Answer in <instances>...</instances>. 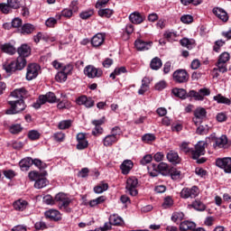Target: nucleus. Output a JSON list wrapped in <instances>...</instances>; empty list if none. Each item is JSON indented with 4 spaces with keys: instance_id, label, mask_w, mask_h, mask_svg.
<instances>
[{
    "instance_id": "52",
    "label": "nucleus",
    "mask_w": 231,
    "mask_h": 231,
    "mask_svg": "<svg viewBox=\"0 0 231 231\" xmlns=\"http://www.w3.org/2000/svg\"><path fill=\"white\" fill-rule=\"evenodd\" d=\"M88 145H89V143H88V139H85L83 141H78L77 149L79 151H84V149H88Z\"/></svg>"
},
{
    "instance_id": "25",
    "label": "nucleus",
    "mask_w": 231,
    "mask_h": 231,
    "mask_svg": "<svg viewBox=\"0 0 231 231\" xmlns=\"http://www.w3.org/2000/svg\"><path fill=\"white\" fill-rule=\"evenodd\" d=\"M189 207L199 212H203L207 209V206L199 199H195Z\"/></svg>"
},
{
    "instance_id": "18",
    "label": "nucleus",
    "mask_w": 231,
    "mask_h": 231,
    "mask_svg": "<svg viewBox=\"0 0 231 231\" xmlns=\"http://www.w3.org/2000/svg\"><path fill=\"white\" fill-rule=\"evenodd\" d=\"M17 53L20 55V57L26 59V57H30V55L32 54V48H30L26 43L22 44L17 49Z\"/></svg>"
},
{
    "instance_id": "34",
    "label": "nucleus",
    "mask_w": 231,
    "mask_h": 231,
    "mask_svg": "<svg viewBox=\"0 0 231 231\" xmlns=\"http://www.w3.org/2000/svg\"><path fill=\"white\" fill-rule=\"evenodd\" d=\"M4 69L6 73H14V71H17V68L15 67V61H11L10 63H5L3 65Z\"/></svg>"
},
{
    "instance_id": "40",
    "label": "nucleus",
    "mask_w": 231,
    "mask_h": 231,
    "mask_svg": "<svg viewBox=\"0 0 231 231\" xmlns=\"http://www.w3.org/2000/svg\"><path fill=\"white\" fill-rule=\"evenodd\" d=\"M184 217L185 214H183V212H174L171 215V221H173V223H179L180 221H183Z\"/></svg>"
},
{
    "instance_id": "4",
    "label": "nucleus",
    "mask_w": 231,
    "mask_h": 231,
    "mask_svg": "<svg viewBox=\"0 0 231 231\" xmlns=\"http://www.w3.org/2000/svg\"><path fill=\"white\" fill-rule=\"evenodd\" d=\"M84 75L88 79H100L104 75V71L100 68H96L93 65H88L84 69Z\"/></svg>"
},
{
    "instance_id": "9",
    "label": "nucleus",
    "mask_w": 231,
    "mask_h": 231,
    "mask_svg": "<svg viewBox=\"0 0 231 231\" xmlns=\"http://www.w3.org/2000/svg\"><path fill=\"white\" fill-rule=\"evenodd\" d=\"M40 69H41V66H39L36 63H32L28 65L27 73H26L27 80H33V79H37Z\"/></svg>"
},
{
    "instance_id": "33",
    "label": "nucleus",
    "mask_w": 231,
    "mask_h": 231,
    "mask_svg": "<svg viewBox=\"0 0 231 231\" xmlns=\"http://www.w3.org/2000/svg\"><path fill=\"white\" fill-rule=\"evenodd\" d=\"M162 60L160 58L155 57L151 60L150 67L152 69L158 71V69H160V68H162Z\"/></svg>"
},
{
    "instance_id": "38",
    "label": "nucleus",
    "mask_w": 231,
    "mask_h": 231,
    "mask_svg": "<svg viewBox=\"0 0 231 231\" xmlns=\"http://www.w3.org/2000/svg\"><path fill=\"white\" fill-rule=\"evenodd\" d=\"M148 171L150 176H152V178H156V176L160 174V170H158V165L156 164H152L148 166Z\"/></svg>"
},
{
    "instance_id": "60",
    "label": "nucleus",
    "mask_w": 231,
    "mask_h": 231,
    "mask_svg": "<svg viewBox=\"0 0 231 231\" xmlns=\"http://www.w3.org/2000/svg\"><path fill=\"white\" fill-rule=\"evenodd\" d=\"M11 24L13 28H21V26H23V20L19 17H16L11 22Z\"/></svg>"
},
{
    "instance_id": "58",
    "label": "nucleus",
    "mask_w": 231,
    "mask_h": 231,
    "mask_svg": "<svg viewBox=\"0 0 231 231\" xmlns=\"http://www.w3.org/2000/svg\"><path fill=\"white\" fill-rule=\"evenodd\" d=\"M159 172H169V164L165 162H161L157 165Z\"/></svg>"
},
{
    "instance_id": "37",
    "label": "nucleus",
    "mask_w": 231,
    "mask_h": 231,
    "mask_svg": "<svg viewBox=\"0 0 231 231\" xmlns=\"http://www.w3.org/2000/svg\"><path fill=\"white\" fill-rule=\"evenodd\" d=\"M109 222H110V225L118 226L124 223V219H122L121 217H118L116 215H112L109 217Z\"/></svg>"
},
{
    "instance_id": "45",
    "label": "nucleus",
    "mask_w": 231,
    "mask_h": 231,
    "mask_svg": "<svg viewBox=\"0 0 231 231\" xmlns=\"http://www.w3.org/2000/svg\"><path fill=\"white\" fill-rule=\"evenodd\" d=\"M9 6L13 10H17L21 8V0H7Z\"/></svg>"
},
{
    "instance_id": "5",
    "label": "nucleus",
    "mask_w": 231,
    "mask_h": 231,
    "mask_svg": "<svg viewBox=\"0 0 231 231\" xmlns=\"http://www.w3.org/2000/svg\"><path fill=\"white\" fill-rule=\"evenodd\" d=\"M199 196V188L198 186H193L191 188H184L180 191V198L182 199H194Z\"/></svg>"
},
{
    "instance_id": "57",
    "label": "nucleus",
    "mask_w": 231,
    "mask_h": 231,
    "mask_svg": "<svg viewBox=\"0 0 231 231\" xmlns=\"http://www.w3.org/2000/svg\"><path fill=\"white\" fill-rule=\"evenodd\" d=\"M172 205H174V200H172V198L166 197L164 199V202L162 203V207L164 208H169V207H172Z\"/></svg>"
},
{
    "instance_id": "26",
    "label": "nucleus",
    "mask_w": 231,
    "mask_h": 231,
    "mask_svg": "<svg viewBox=\"0 0 231 231\" xmlns=\"http://www.w3.org/2000/svg\"><path fill=\"white\" fill-rule=\"evenodd\" d=\"M1 50L4 53H7L8 55H15V53H17V50L11 43L2 44Z\"/></svg>"
},
{
    "instance_id": "17",
    "label": "nucleus",
    "mask_w": 231,
    "mask_h": 231,
    "mask_svg": "<svg viewBox=\"0 0 231 231\" xmlns=\"http://www.w3.org/2000/svg\"><path fill=\"white\" fill-rule=\"evenodd\" d=\"M129 21H131L133 24H142V22L145 21V16L138 12H134L129 15Z\"/></svg>"
},
{
    "instance_id": "56",
    "label": "nucleus",
    "mask_w": 231,
    "mask_h": 231,
    "mask_svg": "<svg viewBox=\"0 0 231 231\" xmlns=\"http://www.w3.org/2000/svg\"><path fill=\"white\" fill-rule=\"evenodd\" d=\"M32 165L38 167V169H46V163L42 162V161L39 159H32Z\"/></svg>"
},
{
    "instance_id": "14",
    "label": "nucleus",
    "mask_w": 231,
    "mask_h": 231,
    "mask_svg": "<svg viewBox=\"0 0 231 231\" xmlns=\"http://www.w3.org/2000/svg\"><path fill=\"white\" fill-rule=\"evenodd\" d=\"M78 106H85V107H93L95 106V100L86 96H81L76 100Z\"/></svg>"
},
{
    "instance_id": "10",
    "label": "nucleus",
    "mask_w": 231,
    "mask_h": 231,
    "mask_svg": "<svg viewBox=\"0 0 231 231\" xmlns=\"http://www.w3.org/2000/svg\"><path fill=\"white\" fill-rule=\"evenodd\" d=\"M194 116H195V118H193V122H194L195 125H198V124L202 122L203 119L207 118V109H205L203 107H198L194 111Z\"/></svg>"
},
{
    "instance_id": "21",
    "label": "nucleus",
    "mask_w": 231,
    "mask_h": 231,
    "mask_svg": "<svg viewBox=\"0 0 231 231\" xmlns=\"http://www.w3.org/2000/svg\"><path fill=\"white\" fill-rule=\"evenodd\" d=\"M19 165L21 171H30V167L33 165V159H32L31 157L24 158L20 161Z\"/></svg>"
},
{
    "instance_id": "36",
    "label": "nucleus",
    "mask_w": 231,
    "mask_h": 231,
    "mask_svg": "<svg viewBox=\"0 0 231 231\" xmlns=\"http://www.w3.org/2000/svg\"><path fill=\"white\" fill-rule=\"evenodd\" d=\"M180 44L184 48H187L188 50H192L194 48V41L189 40V38H183L180 40Z\"/></svg>"
},
{
    "instance_id": "32",
    "label": "nucleus",
    "mask_w": 231,
    "mask_h": 231,
    "mask_svg": "<svg viewBox=\"0 0 231 231\" xmlns=\"http://www.w3.org/2000/svg\"><path fill=\"white\" fill-rule=\"evenodd\" d=\"M15 62L16 70L21 71V69H24L26 68V58L19 56Z\"/></svg>"
},
{
    "instance_id": "19",
    "label": "nucleus",
    "mask_w": 231,
    "mask_h": 231,
    "mask_svg": "<svg viewBox=\"0 0 231 231\" xmlns=\"http://www.w3.org/2000/svg\"><path fill=\"white\" fill-rule=\"evenodd\" d=\"M45 217L51 221H60L62 217H60V212L57 209H50L45 212Z\"/></svg>"
},
{
    "instance_id": "41",
    "label": "nucleus",
    "mask_w": 231,
    "mask_h": 231,
    "mask_svg": "<svg viewBox=\"0 0 231 231\" xmlns=\"http://www.w3.org/2000/svg\"><path fill=\"white\" fill-rule=\"evenodd\" d=\"M99 17H106L109 19L113 15V10L106 8V9H99L98 10Z\"/></svg>"
},
{
    "instance_id": "23",
    "label": "nucleus",
    "mask_w": 231,
    "mask_h": 231,
    "mask_svg": "<svg viewBox=\"0 0 231 231\" xmlns=\"http://www.w3.org/2000/svg\"><path fill=\"white\" fill-rule=\"evenodd\" d=\"M167 160L172 163L173 165H178L181 160L180 159V155H178V152L174 151H171L167 153L166 156Z\"/></svg>"
},
{
    "instance_id": "53",
    "label": "nucleus",
    "mask_w": 231,
    "mask_h": 231,
    "mask_svg": "<svg viewBox=\"0 0 231 231\" xmlns=\"http://www.w3.org/2000/svg\"><path fill=\"white\" fill-rule=\"evenodd\" d=\"M180 21L184 24H189V23H192V21H194V18L190 14H184L180 17Z\"/></svg>"
},
{
    "instance_id": "3",
    "label": "nucleus",
    "mask_w": 231,
    "mask_h": 231,
    "mask_svg": "<svg viewBox=\"0 0 231 231\" xmlns=\"http://www.w3.org/2000/svg\"><path fill=\"white\" fill-rule=\"evenodd\" d=\"M55 201L58 204L60 210H66L67 207H69V204L71 203V199H69L67 194L60 192L56 194Z\"/></svg>"
},
{
    "instance_id": "47",
    "label": "nucleus",
    "mask_w": 231,
    "mask_h": 231,
    "mask_svg": "<svg viewBox=\"0 0 231 231\" xmlns=\"http://www.w3.org/2000/svg\"><path fill=\"white\" fill-rule=\"evenodd\" d=\"M188 97H190L191 98H195V100H203V97L199 93V90L197 92L196 90H190L188 93Z\"/></svg>"
},
{
    "instance_id": "11",
    "label": "nucleus",
    "mask_w": 231,
    "mask_h": 231,
    "mask_svg": "<svg viewBox=\"0 0 231 231\" xmlns=\"http://www.w3.org/2000/svg\"><path fill=\"white\" fill-rule=\"evenodd\" d=\"M116 142H118V133L114 132L113 134L106 135L103 139V145L105 147H111V146L115 145V143H116Z\"/></svg>"
},
{
    "instance_id": "13",
    "label": "nucleus",
    "mask_w": 231,
    "mask_h": 231,
    "mask_svg": "<svg viewBox=\"0 0 231 231\" xmlns=\"http://www.w3.org/2000/svg\"><path fill=\"white\" fill-rule=\"evenodd\" d=\"M12 98H15L16 100H23V98L28 97V91L25 90L24 88H16L13 92H11Z\"/></svg>"
},
{
    "instance_id": "62",
    "label": "nucleus",
    "mask_w": 231,
    "mask_h": 231,
    "mask_svg": "<svg viewBox=\"0 0 231 231\" xmlns=\"http://www.w3.org/2000/svg\"><path fill=\"white\" fill-rule=\"evenodd\" d=\"M152 162V155L147 154L144 155L140 161L141 165H147V163H151Z\"/></svg>"
},
{
    "instance_id": "44",
    "label": "nucleus",
    "mask_w": 231,
    "mask_h": 231,
    "mask_svg": "<svg viewBox=\"0 0 231 231\" xmlns=\"http://www.w3.org/2000/svg\"><path fill=\"white\" fill-rule=\"evenodd\" d=\"M216 66H217V69H214V70H217L220 73H226L228 71V69L226 68V63H222L220 61H217Z\"/></svg>"
},
{
    "instance_id": "6",
    "label": "nucleus",
    "mask_w": 231,
    "mask_h": 231,
    "mask_svg": "<svg viewBox=\"0 0 231 231\" xmlns=\"http://www.w3.org/2000/svg\"><path fill=\"white\" fill-rule=\"evenodd\" d=\"M189 72L186 69H180L173 72V80L177 82V84H185V82H189Z\"/></svg>"
},
{
    "instance_id": "1",
    "label": "nucleus",
    "mask_w": 231,
    "mask_h": 231,
    "mask_svg": "<svg viewBox=\"0 0 231 231\" xmlns=\"http://www.w3.org/2000/svg\"><path fill=\"white\" fill-rule=\"evenodd\" d=\"M205 145L206 143L204 141H199L196 145H195V150L190 149L189 147V143H182L180 145V151L182 152H190L192 159L193 160H198L199 156H204L205 154Z\"/></svg>"
},
{
    "instance_id": "43",
    "label": "nucleus",
    "mask_w": 231,
    "mask_h": 231,
    "mask_svg": "<svg viewBox=\"0 0 231 231\" xmlns=\"http://www.w3.org/2000/svg\"><path fill=\"white\" fill-rule=\"evenodd\" d=\"M105 201V196L98 197L96 199H92L89 201V207H97V205H100V203H104Z\"/></svg>"
},
{
    "instance_id": "61",
    "label": "nucleus",
    "mask_w": 231,
    "mask_h": 231,
    "mask_svg": "<svg viewBox=\"0 0 231 231\" xmlns=\"http://www.w3.org/2000/svg\"><path fill=\"white\" fill-rule=\"evenodd\" d=\"M23 131V127H21V125H14L10 127V133L12 134H17Z\"/></svg>"
},
{
    "instance_id": "2",
    "label": "nucleus",
    "mask_w": 231,
    "mask_h": 231,
    "mask_svg": "<svg viewBox=\"0 0 231 231\" xmlns=\"http://www.w3.org/2000/svg\"><path fill=\"white\" fill-rule=\"evenodd\" d=\"M8 104L11 107L5 111V115H19V113H23L26 109L24 99L8 101Z\"/></svg>"
},
{
    "instance_id": "8",
    "label": "nucleus",
    "mask_w": 231,
    "mask_h": 231,
    "mask_svg": "<svg viewBox=\"0 0 231 231\" xmlns=\"http://www.w3.org/2000/svg\"><path fill=\"white\" fill-rule=\"evenodd\" d=\"M138 179L131 177L126 180V190H128L130 196H136L138 194Z\"/></svg>"
},
{
    "instance_id": "27",
    "label": "nucleus",
    "mask_w": 231,
    "mask_h": 231,
    "mask_svg": "<svg viewBox=\"0 0 231 231\" xmlns=\"http://www.w3.org/2000/svg\"><path fill=\"white\" fill-rule=\"evenodd\" d=\"M13 207L14 210L23 212V210H26V207H28V202L26 200L18 199L15 202H14Z\"/></svg>"
},
{
    "instance_id": "49",
    "label": "nucleus",
    "mask_w": 231,
    "mask_h": 231,
    "mask_svg": "<svg viewBox=\"0 0 231 231\" xmlns=\"http://www.w3.org/2000/svg\"><path fill=\"white\" fill-rule=\"evenodd\" d=\"M55 79L57 82H66V80H68V76L60 70L56 74Z\"/></svg>"
},
{
    "instance_id": "39",
    "label": "nucleus",
    "mask_w": 231,
    "mask_h": 231,
    "mask_svg": "<svg viewBox=\"0 0 231 231\" xmlns=\"http://www.w3.org/2000/svg\"><path fill=\"white\" fill-rule=\"evenodd\" d=\"M147 88H149V78H143L142 79L141 88L138 90L140 95H143L145 91H147Z\"/></svg>"
},
{
    "instance_id": "48",
    "label": "nucleus",
    "mask_w": 231,
    "mask_h": 231,
    "mask_svg": "<svg viewBox=\"0 0 231 231\" xmlns=\"http://www.w3.org/2000/svg\"><path fill=\"white\" fill-rule=\"evenodd\" d=\"M230 60V54L228 52H223L219 55L217 62L226 64Z\"/></svg>"
},
{
    "instance_id": "63",
    "label": "nucleus",
    "mask_w": 231,
    "mask_h": 231,
    "mask_svg": "<svg viewBox=\"0 0 231 231\" xmlns=\"http://www.w3.org/2000/svg\"><path fill=\"white\" fill-rule=\"evenodd\" d=\"M61 71L68 77V75H70L71 71H73V66L70 64L65 65L61 68Z\"/></svg>"
},
{
    "instance_id": "20",
    "label": "nucleus",
    "mask_w": 231,
    "mask_h": 231,
    "mask_svg": "<svg viewBox=\"0 0 231 231\" xmlns=\"http://www.w3.org/2000/svg\"><path fill=\"white\" fill-rule=\"evenodd\" d=\"M44 176H48V172L43 171L42 173V176L35 180V183H34L35 189H44V187H46V185H48V180H46V178H44Z\"/></svg>"
},
{
    "instance_id": "28",
    "label": "nucleus",
    "mask_w": 231,
    "mask_h": 231,
    "mask_svg": "<svg viewBox=\"0 0 231 231\" xmlns=\"http://www.w3.org/2000/svg\"><path fill=\"white\" fill-rule=\"evenodd\" d=\"M133 166H134L133 161L125 160L121 164L120 169L123 174H127L128 172H131V169H133Z\"/></svg>"
},
{
    "instance_id": "22",
    "label": "nucleus",
    "mask_w": 231,
    "mask_h": 231,
    "mask_svg": "<svg viewBox=\"0 0 231 231\" xmlns=\"http://www.w3.org/2000/svg\"><path fill=\"white\" fill-rule=\"evenodd\" d=\"M213 14L220 19V21H223V23H226L228 21V14L226 13L225 10L219 8V7H215L213 9Z\"/></svg>"
},
{
    "instance_id": "15",
    "label": "nucleus",
    "mask_w": 231,
    "mask_h": 231,
    "mask_svg": "<svg viewBox=\"0 0 231 231\" xmlns=\"http://www.w3.org/2000/svg\"><path fill=\"white\" fill-rule=\"evenodd\" d=\"M104 41H106V35L98 32L92 37L91 44L94 48H98V46H102L104 44Z\"/></svg>"
},
{
    "instance_id": "29",
    "label": "nucleus",
    "mask_w": 231,
    "mask_h": 231,
    "mask_svg": "<svg viewBox=\"0 0 231 231\" xmlns=\"http://www.w3.org/2000/svg\"><path fill=\"white\" fill-rule=\"evenodd\" d=\"M34 30L35 26H33V24L25 23L20 29V33H22L23 35H30V33H32Z\"/></svg>"
},
{
    "instance_id": "7",
    "label": "nucleus",
    "mask_w": 231,
    "mask_h": 231,
    "mask_svg": "<svg viewBox=\"0 0 231 231\" xmlns=\"http://www.w3.org/2000/svg\"><path fill=\"white\" fill-rule=\"evenodd\" d=\"M217 167L224 169L227 174L231 173V157L218 158L216 161Z\"/></svg>"
},
{
    "instance_id": "54",
    "label": "nucleus",
    "mask_w": 231,
    "mask_h": 231,
    "mask_svg": "<svg viewBox=\"0 0 231 231\" xmlns=\"http://www.w3.org/2000/svg\"><path fill=\"white\" fill-rule=\"evenodd\" d=\"M43 203H46V205H55L56 200L51 195H46L43 197Z\"/></svg>"
},
{
    "instance_id": "59",
    "label": "nucleus",
    "mask_w": 231,
    "mask_h": 231,
    "mask_svg": "<svg viewBox=\"0 0 231 231\" xmlns=\"http://www.w3.org/2000/svg\"><path fill=\"white\" fill-rule=\"evenodd\" d=\"M28 137L30 140H39L41 134H39L37 130H32L28 133Z\"/></svg>"
},
{
    "instance_id": "46",
    "label": "nucleus",
    "mask_w": 231,
    "mask_h": 231,
    "mask_svg": "<svg viewBox=\"0 0 231 231\" xmlns=\"http://www.w3.org/2000/svg\"><path fill=\"white\" fill-rule=\"evenodd\" d=\"M72 121L71 120H63L59 123L58 127L59 129H69L71 127Z\"/></svg>"
},
{
    "instance_id": "16",
    "label": "nucleus",
    "mask_w": 231,
    "mask_h": 231,
    "mask_svg": "<svg viewBox=\"0 0 231 231\" xmlns=\"http://www.w3.org/2000/svg\"><path fill=\"white\" fill-rule=\"evenodd\" d=\"M151 46H152V42H143L142 40L135 41V48L138 51H145L147 50H151Z\"/></svg>"
},
{
    "instance_id": "51",
    "label": "nucleus",
    "mask_w": 231,
    "mask_h": 231,
    "mask_svg": "<svg viewBox=\"0 0 231 231\" xmlns=\"http://www.w3.org/2000/svg\"><path fill=\"white\" fill-rule=\"evenodd\" d=\"M143 142L149 143V142H154L156 140V136L154 134H146L142 137Z\"/></svg>"
},
{
    "instance_id": "12",
    "label": "nucleus",
    "mask_w": 231,
    "mask_h": 231,
    "mask_svg": "<svg viewBox=\"0 0 231 231\" xmlns=\"http://www.w3.org/2000/svg\"><path fill=\"white\" fill-rule=\"evenodd\" d=\"M228 138L226 135H222L215 139V143L213 147L215 149H226L228 147Z\"/></svg>"
},
{
    "instance_id": "24",
    "label": "nucleus",
    "mask_w": 231,
    "mask_h": 231,
    "mask_svg": "<svg viewBox=\"0 0 231 231\" xmlns=\"http://www.w3.org/2000/svg\"><path fill=\"white\" fill-rule=\"evenodd\" d=\"M195 229H196V223L192 221L185 220L181 222L180 225V231H187V230L194 231Z\"/></svg>"
},
{
    "instance_id": "30",
    "label": "nucleus",
    "mask_w": 231,
    "mask_h": 231,
    "mask_svg": "<svg viewBox=\"0 0 231 231\" xmlns=\"http://www.w3.org/2000/svg\"><path fill=\"white\" fill-rule=\"evenodd\" d=\"M42 97H44V102H49V104H55V102H59V99H57V96H55V93L49 92L46 95H42Z\"/></svg>"
},
{
    "instance_id": "50",
    "label": "nucleus",
    "mask_w": 231,
    "mask_h": 231,
    "mask_svg": "<svg viewBox=\"0 0 231 231\" xmlns=\"http://www.w3.org/2000/svg\"><path fill=\"white\" fill-rule=\"evenodd\" d=\"M223 46H225V41L217 40V41L215 42V45L213 46V50L217 53H219V51L221 50V48H223Z\"/></svg>"
},
{
    "instance_id": "31",
    "label": "nucleus",
    "mask_w": 231,
    "mask_h": 231,
    "mask_svg": "<svg viewBox=\"0 0 231 231\" xmlns=\"http://www.w3.org/2000/svg\"><path fill=\"white\" fill-rule=\"evenodd\" d=\"M172 93L175 97H178L179 98H181L182 100H185L187 97H189V94H187V90L183 88H173Z\"/></svg>"
},
{
    "instance_id": "35",
    "label": "nucleus",
    "mask_w": 231,
    "mask_h": 231,
    "mask_svg": "<svg viewBox=\"0 0 231 231\" xmlns=\"http://www.w3.org/2000/svg\"><path fill=\"white\" fill-rule=\"evenodd\" d=\"M109 189V185L107 183H100L99 185L94 187V192L96 194H102V192H106Z\"/></svg>"
},
{
    "instance_id": "42",
    "label": "nucleus",
    "mask_w": 231,
    "mask_h": 231,
    "mask_svg": "<svg viewBox=\"0 0 231 231\" xmlns=\"http://www.w3.org/2000/svg\"><path fill=\"white\" fill-rule=\"evenodd\" d=\"M0 12H2V14H12L13 9L10 8V5L8 3H2L0 4Z\"/></svg>"
},
{
    "instance_id": "55",
    "label": "nucleus",
    "mask_w": 231,
    "mask_h": 231,
    "mask_svg": "<svg viewBox=\"0 0 231 231\" xmlns=\"http://www.w3.org/2000/svg\"><path fill=\"white\" fill-rule=\"evenodd\" d=\"M43 104H46L44 102V97L40 96L38 100L33 103L32 107H34V109H41V106H43Z\"/></svg>"
},
{
    "instance_id": "64",
    "label": "nucleus",
    "mask_w": 231,
    "mask_h": 231,
    "mask_svg": "<svg viewBox=\"0 0 231 231\" xmlns=\"http://www.w3.org/2000/svg\"><path fill=\"white\" fill-rule=\"evenodd\" d=\"M208 133V126L200 125L197 128V134H207Z\"/></svg>"
}]
</instances>
